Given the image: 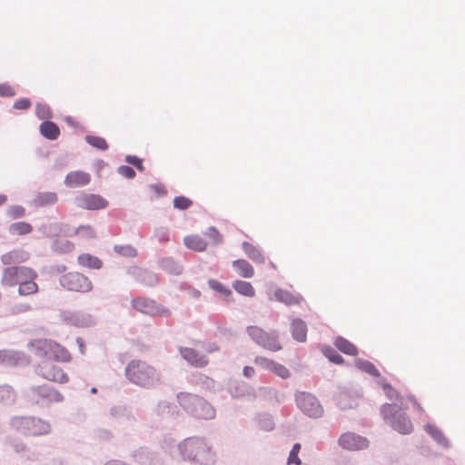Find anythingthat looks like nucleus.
I'll return each instance as SVG.
<instances>
[{
    "mask_svg": "<svg viewBox=\"0 0 465 465\" xmlns=\"http://www.w3.org/2000/svg\"><path fill=\"white\" fill-rule=\"evenodd\" d=\"M177 452L182 460L192 465H213L216 461V453L204 437L185 438L177 445Z\"/></svg>",
    "mask_w": 465,
    "mask_h": 465,
    "instance_id": "f257e3e1",
    "label": "nucleus"
},
{
    "mask_svg": "<svg viewBox=\"0 0 465 465\" xmlns=\"http://www.w3.org/2000/svg\"><path fill=\"white\" fill-rule=\"evenodd\" d=\"M125 375L131 382L144 388H152L160 382L159 372L140 360H133L128 363Z\"/></svg>",
    "mask_w": 465,
    "mask_h": 465,
    "instance_id": "f03ea898",
    "label": "nucleus"
},
{
    "mask_svg": "<svg viewBox=\"0 0 465 465\" xmlns=\"http://www.w3.org/2000/svg\"><path fill=\"white\" fill-rule=\"evenodd\" d=\"M179 405L192 417L198 420H212L216 411L213 405L205 399L188 392L177 395Z\"/></svg>",
    "mask_w": 465,
    "mask_h": 465,
    "instance_id": "7ed1b4c3",
    "label": "nucleus"
},
{
    "mask_svg": "<svg viewBox=\"0 0 465 465\" xmlns=\"http://www.w3.org/2000/svg\"><path fill=\"white\" fill-rule=\"evenodd\" d=\"M29 347L33 354L46 361L69 362L72 359L65 348L51 340H35Z\"/></svg>",
    "mask_w": 465,
    "mask_h": 465,
    "instance_id": "20e7f679",
    "label": "nucleus"
},
{
    "mask_svg": "<svg viewBox=\"0 0 465 465\" xmlns=\"http://www.w3.org/2000/svg\"><path fill=\"white\" fill-rule=\"evenodd\" d=\"M11 426L16 432L26 437L46 435L51 430L47 421L35 417H15L11 420Z\"/></svg>",
    "mask_w": 465,
    "mask_h": 465,
    "instance_id": "39448f33",
    "label": "nucleus"
},
{
    "mask_svg": "<svg viewBox=\"0 0 465 465\" xmlns=\"http://www.w3.org/2000/svg\"><path fill=\"white\" fill-rule=\"evenodd\" d=\"M37 272L27 266H11L3 271L1 283L4 286L14 287L15 285L21 286L22 282L32 279L37 278Z\"/></svg>",
    "mask_w": 465,
    "mask_h": 465,
    "instance_id": "423d86ee",
    "label": "nucleus"
},
{
    "mask_svg": "<svg viewBox=\"0 0 465 465\" xmlns=\"http://www.w3.org/2000/svg\"><path fill=\"white\" fill-rule=\"evenodd\" d=\"M399 411L396 404L386 403L381 407L383 418L390 420L392 428L401 434H409L413 430L412 423L405 414H400Z\"/></svg>",
    "mask_w": 465,
    "mask_h": 465,
    "instance_id": "0eeeda50",
    "label": "nucleus"
},
{
    "mask_svg": "<svg viewBox=\"0 0 465 465\" xmlns=\"http://www.w3.org/2000/svg\"><path fill=\"white\" fill-rule=\"evenodd\" d=\"M61 286L68 292L86 293L93 290L92 281L78 272H70L60 277Z\"/></svg>",
    "mask_w": 465,
    "mask_h": 465,
    "instance_id": "6e6552de",
    "label": "nucleus"
},
{
    "mask_svg": "<svg viewBox=\"0 0 465 465\" xmlns=\"http://www.w3.org/2000/svg\"><path fill=\"white\" fill-rule=\"evenodd\" d=\"M37 373L44 379L64 384L68 382L69 377L64 370L50 361H43L37 367Z\"/></svg>",
    "mask_w": 465,
    "mask_h": 465,
    "instance_id": "1a4fd4ad",
    "label": "nucleus"
},
{
    "mask_svg": "<svg viewBox=\"0 0 465 465\" xmlns=\"http://www.w3.org/2000/svg\"><path fill=\"white\" fill-rule=\"evenodd\" d=\"M296 402L300 410L309 417L319 418L323 413V409L318 400L310 393H298Z\"/></svg>",
    "mask_w": 465,
    "mask_h": 465,
    "instance_id": "9d476101",
    "label": "nucleus"
},
{
    "mask_svg": "<svg viewBox=\"0 0 465 465\" xmlns=\"http://www.w3.org/2000/svg\"><path fill=\"white\" fill-rule=\"evenodd\" d=\"M248 334L258 344L272 351H277L282 349L281 344L277 338L265 332L263 330L257 326H250L247 328Z\"/></svg>",
    "mask_w": 465,
    "mask_h": 465,
    "instance_id": "9b49d317",
    "label": "nucleus"
},
{
    "mask_svg": "<svg viewBox=\"0 0 465 465\" xmlns=\"http://www.w3.org/2000/svg\"><path fill=\"white\" fill-rule=\"evenodd\" d=\"M134 308L143 313L150 315L167 316L170 311L154 301L146 298H136L132 302Z\"/></svg>",
    "mask_w": 465,
    "mask_h": 465,
    "instance_id": "f8f14e48",
    "label": "nucleus"
},
{
    "mask_svg": "<svg viewBox=\"0 0 465 465\" xmlns=\"http://www.w3.org/2000/svg\"><path fill=\"white\" fill-rule=\"evenodd\" d=\"M339 442L342 448L350 450H362L369 445L367 439L351 432L342 434L339 439Z\"/></svg>",
    "mask_w": 465,
    "mask_h": 465,
    "instance_id": "ddd939ff",
    "label": "nucleus"
},
{
    "mask_svg": "<svg viewBox=\"0 0 465 465\" xmlns=\"http://www.w3.org/2000/svg\"><path fill=\"white\" fill-rule=\"evenodd\" d=\"M382 388H383L385 394L387 395V397L389 399L400 401V405H396L398 407V410L407 409L408 408L407 402L410 401L413 404V407L415 408L416 411H418L419 412L423 411V408L413 397H411V396H408L406 398L400 397L398 391L388 383H384L382 385Z\"/></svg>",
    "mask_w": 465,
    "mask_h": 465,
    "instance_id": "4468645a",
    "label": "nucleus"
},
{
    "mask_svg": "<svg viewBox=\"0 0 465 465\" xmlns=\"http://www.w3.org/2000/svg\"><path fill=\"white\" fill-rule=\"evenodd\" d=\"M80 207L88 210L104 209L108 205L107 201L101 195L94 193H84L78 198Z\"/></svg>",
    "mask_w": 465,
    "mask_h": 465,
    "instance_id": "2eb2a0df",
    "label": "nucleus"
},
{
    "mask_svg": "<svg viewBox=\"0 0 465 465\" xmlns=\"http://www.w3.org/2000/svg\"><path fill=\"white\" fill-rule=\"evenodd\" d=\"M91 174L84 171H72L64 178V184L70 188L81 187L89 184Z\"/></svg>",
    "mask_w": 465,
    "mask_h": 465,
    "instance_id": "dca6fc26",
    "label": "nucleus"
},
{
    "mask_svg": "<svg viewBox=\"0 0 465 465\" xmlns=\"http://www.w3.org/2000/svg\"><path fill=\"white\" fill-rule=\"evenodd\" d=\"M181 355L192 366L196 368H203L208 364V359L202 354H199L194 349L181 348Z\"/></svg>",
    "mask_w": 465,
    "mask_h": 465,
    "instance_id": "f3484780",
    "label": "nucleus"
},
{
    "mask_svg": "<svg viewBox=\"0 0 465 465\" xmlns=\"http://www.w3.org/2000/svg\"><path fill=\"white\" fill-rule=\"evenodd\" d=\"M274 298L276 301L289 306L299 305L303 301V298L301 294L294 293L283 289H277L274 292Z\"/></svg>",
    "mask_w": 465,
    "mask_h": 465,
    "instance_id": "a211bd4d",
    "label": "nucleus"
},
{
    "mask_svg": "<svg viewBox=\"0 0 465 465\" xmlns=\"http://www.w3.org/2000/svg\"><path fill=\"white\" fill-rule=\"evenodd\" d=\"M33 391L43 399L53 401H60L63 399L62 394L48 385L36 386L33 389Z\"/></svg>",
    "mask_w": 465,
    "mask_h": 465,
    "instance_id": "6ab92c4d",
    "label": "nucleus"
},
{
    "mask_svg": "<svg viewBox=\"0 0 465 465\" xmlns=\"http://www.w3.org/2000/svg\"><path fill=\"white\" fill-rule=\"evenodd\" d=\"M28 258L29 255L27 252L20 250H14L2 255L1 261L5 265H10L13 263L25 262Z\"/></svg>",
    "mask_w": 465,
    "mask_h": 465,
    "instance_id": "aec40b11",
    "label": "nucleus"
},
{
    "mask_svg": "<svg viewBox=\"0 0 465 465\" xmlns=\"http://www.w3.org/2000/svg\"><path fill=\"white\" fill-rule=\"evenodd\" d=\"M184 245L195 252H203L207 247V242L199 235L192 234L184 237Z\"/></svg>",
    "mask_w": 465,
    "mask_h": 465,
    "instance_id": "412c9836",
    "label": "nucleus"
},
{
    "mask_svg": "<svg viewBox=\"0 0 465 465\" xmlns=\"http://www.w3.org/2000/svg\"><path fill=\"white\" fill-rule=\"evenodd\" d=\"M232 267L236 272L243 278H252L254 275V269L246 260H236L232 262Z\"/></svg>",
    "mask_w": 465,
    "mask_h": 465,
    "instance_id": "4be33fe9",
    "label": "nucleus"
},
{
    "mask_svg": "<svg viewBox=\"0 0 465 465\" xmlns=\"http://www.w3.org/2000/svg\"><path fill=\"white\" fill-rule=\"evenodd\" d=\"M244 253L256 263H264L265 257L262 252L254 245L248 242H243L242 244Z\"/></svg>",
    "mask_w": 465,
    "mask_h": 465,
    "instance_id": "5701e85b",
    "label": "nucleus"
},
{
    "mask_svg": "<svg viewBox=\"0 0 465 465\" xmlns=\"http://www.w3.org/2000/svg\"><path fill=\"white\" fill-rule=\"evenodd\" d=\"M40 133L49 140H55L60 135V130L56 124L45 121L40 125Z\"/></svg>",
    "mask_w": 465,
    "mask_h": 465,
    "instance_id": "b1692460",
    "label": "nucleus"
},
{
    "mask_svg": "<svg viewBox=\"0 0 465 465\" xmlns=\"http://www.w3.org/2000/svg\"><path fill=\"white\" fill-rule=\"evenodd\" d=\"M292 337L298 341H304L307 337V326L301 319L293 320L292 322Z\"/></svg>",
    "mask_w": 465,
    "mask_h": 465,
    "instance_id": "393cba45",
    "label": "nucleus"
},
{
    "mask_svg": "<svg viewBox=\"0 0 465 465\" xmlns=\"http://www.w3.org/2000/svg\"><path fill=\"white\" fill-rule=\"evenodd\" d=\"M77 261L81 266L91 269H100L103 264L100 259L89 253H83L79 255Z\"/></svg>",
    "mask_w": 465,
    "mask_h": 465,
    "instance_id": "a878e982",
    "label": "nucleus"
},
{
    "mask_svg": "<svg viewBox=\"0 0 465 465\" xmlns=\"http://www.w3.org/2000/svg\"><path fill=\"white\" fill-rule=\"evenodd\" d=\"M37 278H32L25 282H22L21 286L18 287V293L22 296L34 295L38 292L39 286L36 283Z\"/></svg>",
    "mask_w": 465,
    "mask_h": 465,
    "instance_id": "bb28decb",
    "label": "nucleus"
},
{
    "mask_svg": "<svg viewBox=\"0 0 465 465\" xmlns=\"http://www.w3.org/2000/svg\"><path fill=\"white\" fill-rule=\"evenodd\" d=\"M232 288L239 294L246 297H253L255 295V290L253 286L248 282L237 280L232 283Z\"/></svg>",
    "mask_w": 465,
    "mask_h": 465,
    "instance_id": "cd10ccee",
    "label": "nucleus"
},
{
    "mask_svg": "<svg viewBox=\"0 0 465 465\" xmlns=\"http://www.w3.org/2000/svg\"><path fill=\"white\" fill-rule=\"evenodd\" d=\"M334 345L338 350L345 354L354 356L358 353L357 348L351 342L342 337L336 338Z\"/></svg>",
    "mask_w": 465,
    "mask_h": 465,
    "instance_id": "c85d7f7f",
    "label": "nucleus"
},
{
    "mask_svg": "<svg viewBox=\"0 0 465 465\" xmlns=\"http://www.w3.org/2000/svg\"><path fill=\"white\" fill-rule=\"evenodd\" d=\"M426 432L430 434L439 444L447 447L449 441L442 431L432 424H426L424 427Z\"/></svg>",
    "mask_w": 465,
    "mask_h": 465,
    "instance_id": "c756f323",
    "label": "nucleus"
},
{
    "mask_svg": "<svg viewBox=\"0 0 465 465\" xmlns=\"http://www.w3.org/2000/svg\"><path fill=\"white\" fill-rule=\"evenodd\" d=\"M16 394L15 391L8 385L0 386V403L12 404L15 402Z\"/></svg>",
    "mask_w": 465,
    "mask_h": 465,
    "instance_id": "7c9ffc66",
    "label": "nucleus"
},
{
    "mask_svg": "<svg viewBox=\"0 0 465 465\" xmlns=\"http://www.w3.org/2000/svg\"><path fill=\"white\" fill-rule=\"evenodd\" d=\"M33 227L30 223L25 222H19L12 223L9 227V232L14 235H24L31 232Z\"/></svg>",
    "mask_w": 465,
    "mask_h": 465,
    "instance_id": "2f4dec72",
    "label": "nucleus"
},
{
    "mask_svg": "<svg viewBox=\"0 0 465 465\" xmlns=\"http://www.w3.org/2000/svg\"><path fill=\"white\" fill-rule=\"evenodd\" d=\"M57 195L55 193H39L35 198V202L38 205L44 206L48 204H53L56 203Z\"/></svg>",
    "mask_w": 465,
    "mask_h": 465,
    "instance_id": "473e14b6",
    "label": "nucleus"
},
{
    "mask_svg": "<svg viewBox=\"0 0 465 465\" xmlns=\"http://www.w3.org/2000/svg\"><path fill=\"white\" fill-rule=\"evenodd\" d=\"M114 251L118 254L128 258H134L138 254L137 250L130 244L115 245Z\"/></svg>",
    "mask_w": 465,
    "mask_h": 465,
    "instance_id": "72a5a7b5",
    "label": "nucleus"
},
{
    "mask_svg": "<svg viewBox=\"0 0 465 465\" xmlns=\"http://www.w3.org/2000/svg\"><path fill=\"white\" fill-rule=\"evenodd\" d=\"M208 285L212 290L225 297H229L232 294L231 290L217 280L210 279L208 281Z\"/></svg>",
    "mask_w": 465,
    "mask_h": 465,
    "instance_id": "f704fd0d",
    "label": "nucleus"
},
{
    "mask_svg": "<svg viewBox=\"0 0 465 465\" xmlns=\"http://www.w3.org/2000/svg\"><path fill=\"white\" fill-rule=\"evenodd\" d=\"M134 274H137L139 277H141V282L146 284H154L156 282V277L153 273H151L147 272L146 270H142L139 268H134Z\"/></svg>",
    "mask_w": 465,
    "mask_h": 465,
    "instance_id": "c9c22d12",
    "label": "nucleus"
},
{
    "mask_svg": "<svg viewBox=\"0 0 465 465\" xmlns=\"http://www.w3.org/2000/svg\"><path fill=\"white\" fill-rule=\"evenodd\" d=\"M85 141L92 145L100 150H106L108 148V144L103 137L95 136V135H87L85 137Z\"/></svg>",
    "mask_w": 465,
    "mask_h": 465,
    "instance_id": "e433bc0d",
    "label": "nucleus"
},
{
    "mask_svg": "<svg viewBox=\"0 0 465 465\" xmlns=\"http://www.w3.org/2000/svg\"><path fill=\"white\" fill-rule=\"evenodd\" d=\"M356 365L360 370L365 371L366 373H369L374 377L380 376V372L377 368L368 361H358Z\"/></svg>",
    "mask_w": 465,
    "mask_h": 465,
    "instance_id": "4c0bfd02",
    "label": "nucleus"
},
{
    "mask_svg": "<svg viewBox=\"0 0 465 465\" xmlns=\"http://www.w3.org/2000/svg\"><path fill=\"white\" fill-rule=\"evenodd\" d=\"M254 362L261 368L271 371H273L274 365L276 363L274 361L267 359L265 357H256Z\"/></svg>",
    "mask_w": 465,
    "mask_h": 465,
    "instance_id": "58836bf2",
    "label": "nucleus"
},
{
    "mask_svg": "<svg viewBox=\"0 0 465 465\" xmlns=\"http://www.w3.org/2000/svg\"><path fill=\"white\" fill-rule=\"evenodd\" d=\"M36 115L40 119H49L52 116V112L48 105L43 104H37L35 107Z\"/></svg>",
    "mask_w": 465,
    "mask_h": 465,
    "instance_id": "ea45409f",
    "label": "nucleus"
},
{
    "mask_svg": "<svg viewBox=\"0 0 465 465\" xmlns=\"http://www.w3.org/2000/svg\"><path fill=\"white\" fill-rule=\"evenodd\" d=\"M193 204V202L184 196H177L173 200V206L180 210H186Z\"/></svg>",
    "mask_w": 465,
    "mask_h": 465,
    "instance_id": "a19ab883",
    "label": "nucleus"
},
{
    "mask_svg": "<svg viewBox=\"0 0 465 465\" xmlns=\"http://www.w3.org/2000/svg\"><path fill=\"white\" fill-rule=\"evenodd\" d=\"M75 233L80 235L81 237H84V238H94V237H95V232H94V228L91 227L90 225L79 226L76 229Z\"/></svg>",
    "mask_w": 465,
    "mask_h": 465,
    "instance_id": "79ce46f5",
    "label": "nucleus"
},
{
    "mask_svg": "<svg viewBox=\"0 0 465 465\" xmlns=\"http://www.w3.org/2000/svg\"><path fill=\"white\" fill-rule=\"evenodd\" d=\"M338 404L341 409H350L353 407L352 402L354 401L349 395L346 393H341L338 396Z\"/></svg>",
    "mask_w": 465,
    "mask_h": 465,
    "instance_id": "37998d69",
    "label": "nucleus"
},
{
    "mask_svg": "<svg viewBox=\"0 0 465 465\" xmlns=\"http://www.w3.org/2000/svg\"><path fill=\"white\" fill-rule=\"evenodd\" d=\"M272 372L282 379H287L291 375L289 370L285 366L277 362L274 365Z\"/></svg>",
    "mask_w": 465,
    "mask_h": 465,
    "instance_id": "c03bdc74",
    "label": "nucleus"
},
{
    "mask_svg": "<svg viewBox=\"0 0 465 465\" xmlns=\"http://www.w3.org/2000/svg\"><path fill=\"white\" fill-rule=\"evenodd\" d=\"M324 353L334 363L340 364L343 361L342 357L331 348L325 350Z\"/></svg>",
    "mask_w": 465,
    "mask_h": 465,
    "instance_id": "a18cd8bd",
    "label": "nucleus"
},
{
    "mask_svg": "<svg viewBox=\"0 0 465 465\" xmlns=\"http://www.w3.org/2000/svg\"><path fill=\"white\" fill-rule=\"evenodd\" d=\"M15 94L14 88L6 84H0V96L11 97Z\"/></svg>",
    "mask_w": 465,
    "mask_h": 465,
    "instance_id": "49530a36",
    "label": "nucleus"
},
{
    "mask_svg": "<svg viewBox=\"0 0 465 465\" xmlns=\"http://www.w3.org/2000/svg\"><path fill=\"white\" fill-rule=\"evenodd\" d=\"M118 172L121 175L128 179H132L135 176V172L133 170V168L127 165L120 166Z\"/></svg>",
    "mask_w": 465,
    "mask_h": 465,
    "instance_id": "de8ad7c7",
    "label": "nucleus"
},
{
    "mask_svg": "<svg viewBox=\"0 0 465 465\" xmlns=\"http://www.w3.org/2000/svg\"><path fill=\"white\" fill-rule=\"evenodd\" d=\"M31 106V101L28 98L18 99L14 104V108L17 110H26Z\"/></svg>",
    "mask_w": 465,
    "mask_h": 465,
    "instance_id": "09e8293b",
    "label": "nucleus"
},
{
    "mask_svg": "<svg viewBox=\"0 0 465 465\" xmlns=\"http://www.w3.org/2000/svg\"><path fill=\"white\" fill-rule=\"evenodd\" d=\"M25 209L22 206H13L9 210V214L12 218L17 219L25 215Z\"/></svg>",
    "mask_w": 465,
    "mask_h": 465,
    "instance_id": "8fccbe9b",
    "label": "nucleus"
},
{
    "mask_svg": "<svg viewBox=\"0 0 465 465\" xmlns=\"http://www.w3.org/2000/svg\"><path fill=\"white\" fill-rule=\"evenodd\" d=\"M208 235L210 238H212L213 240L214 243H221L223 241L222 235L219 233V232L214 227L209 228Z\"/></svg>",
    "mask_w": 465,
    "mask_h": 465,
    "instance_id": "3c124183",
    "label": "nucleus"
},
{
    "mask_svg": "<svg viewBox=\"0 0 465 465\" xmlns=\"http://www.w3.org/2000/svg\"><path fill=\"white\" fill-rule=\"evenodd\" d=\"M126 162L135 166L139 171H143L142 160L136 156H127Z\"/></svg>",
    "mask_w": 465,
    "mask_h": 465,
    "instance_id": "603ef678",
    "label": "nucleus"
},
{
    "mask_svg": "<svg viewBox=\"0 0 465 465\" xmlns=\"http://www.w3.org/2000/svg\"><path fill=\"white\" fill-rule=\"evenodd\" d=\"M203 348L207 353H213L219 351V346L216 342H204L203 344Z\"/></svg>",
    "mask_w": 465,
    "mask_h": 465,
    "instance_id": "864d4df0",
    "label": "nucleus"
},
{
    "mask_svg": "<svg viewBox=\"0 0 465 465\" xmlns=\"http://www.w3.org/2000/svg\"><path fill=\"white\" fill-rule=\"evenodd\" d=\"M288 464H295V465H301L302 461L300 458L298 457V453L295 451H291L288 457Z\"/></svg>",
    "mask_w": 465,
    "mask_h": 465,
    "instance_id": "5fc2aeb1",
    "label": "nucleus"
},
{
    "mask_svg": "<svg viewBox=\"0 0 465 465\" xmlns=\"http://www.w3.org/2000/svg\"><path fill=\"white\" fill-rule=\"evenodd\" d=\"M14 356V353L8 351H0V361L5 363L9 362V360Z\"/></svg>",
    "mask_w": 465,
    "mask_h": 465,
    "instance_id": "6e6d98bb",
    "label": "nucleus"
},
{
    "mask_svg": "<svg viewBox=\"0 0 465 465\" xmlns=\"http://www.w3.org/2000/svg\"><path fill=\"white\" fill-rule=\"evenodd\" d=\"M255 373V371L252 367L251 366H246L243 368V374L245 377L247 378H251L254 375Z\"/></svg>",
    "mask_w": 465,
    "mask_h": 465,
    "instance_id": "4d7b16f0",
    "label": "nucleus"
},
{
    "mask_svg": "<svg viewBox=\"0 0 465 465\" xmlns=\"http://www.w3.org/2000/svg\"><path fill=\"white\" fill-rule=\"evenodd\" d=\"M76 342L79 346L81 353H84V341L82 338H77Z\"/></svg>",
    "mask_w": 465,
    "mask_h": 465,
    "instance_id": "13d9d810",
    "label": "nucleus"
},
{
    "mask_svg": "<svg viewBox=\"0 0 465 465\" xmlns=\"http://www.w3.org/2000/svg\"><path fill=\"white\" fill-rule=\"evenodd\" d=\"M29 310H31V306L29 304H23L20 309H17L16 312H27Z\"/></svg>",
    "mask_w": 465,
    "mask_h": 465,
    "instance_id": "bf43d9fd",
    "label": "nucleus"
},
{
    "mask_svg": "<svg viewBox=\"0 0 465 465\" xmlns=\"http://www.w3.org/2000/svg\"><path fill=\"white\" fill-rule=\"evenodd\" d=\"M300 450H301V444L295 443L291 451H295L296 453L299 454Z\"/></svg>",
    "mask_w": 465,
    "mask_h": 465,
    "instance_id": "052dcab7",
    "label": "nucleus"
},
{
    "mask_svg": "<svg viewBox=\"0 0 465 465\" xmlns=\"http://www.w3.org/2000/svg\"><path fill=\"white\" fill-rule=\"evenodd\" d=\"M161 240H163V241H167L168 240V235L166 232L163 233V235H161Z\"/></svg>",
    "mask_w": 465,
    "mask_h": 465,
    "instance_id": "680f3d73",
    "label": "nucleus"
},
{
    "mask_svg": "<svg viewBox=\"0 0 465 465\" xmlns=\"http://www.w3.org/2000/svg\"><path fill=\"white\" fill-rule=\"evenodd\" d=\"M91 391H92L93 393H95L97 391H96V389H95V388H93V389L91 390Z\"/></svg>",
    "mask_w": 465,
    "mask_h": 465,
    "instance_id": "e2e57ef3",
    "label": "nucleus"
}]
</instances>
